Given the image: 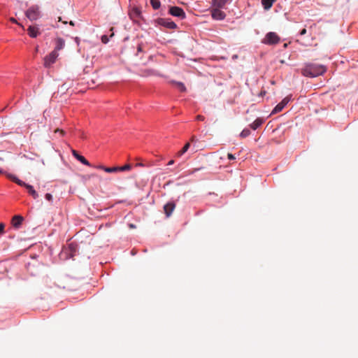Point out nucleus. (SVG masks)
I'll return each instance as SVG.
<instances>
[{"mask_svg":"<svg viewBox=\"0 0 358 358\" xmlns=\"http://www.w3.org/2000/svg\"><path fill=\"white\" fill-rule=\"evenodd\" d=\"M25 15L27 18L34 21L38 20L41 17V12L38 6H32L26 11Z\"/></svg>","mask_w":358,"mask_h":358,"instance_id":"obj_3","label":"nucleus"},{"mask_svg":"<svg viewBox=\"0 0 358 358\" xmlns=\"http://www.w3.org/2000/svg\"><path fill=\"white\" fill-rule=\"evenodd\" d=\"M176 208V204L173 202H169L164 206V213L167 217H169Z\"/></svg>","mask_w":358,"mask_h":358,"instance_id":"obj_12","label":"nucleus"},{"mask_svg":"<svg viewBox=\"0 0 358 358\" xmlns=\"http://www.w3.org/2000/svg\"><path fill=\"white\" fill-rule=\"evenodd\" d=\"M8 177L13 182L17 183V185L24 187L27 191L28 193L33 196L34 199H36L38 197V194L34 189L33 186L25 183L24 182L22 181L21 180L18 179L16 176L13 175H8Z\"/></svg>","mask_w":358,"mask_h":358,"instance_id":"obj_2","label":"nucleus"},{"mask_svg":"<svg viewBox=\"0 0 358 358\" xmlns=\"http://www.w3.org/2000/svg\"><path fill=\"white\" fill-rule=\"evenodd\" d=\"M227 157L230 160L235 159V157L232 154H231V153H228Z\"/></svg>","mask_w":358,"mask_h":358,"instance_id":"obj_28","label":"nucleus"},{"mask_svg":"<svg viewBox=\"0 0 358 358\" xmlns=\"http://www.w3.org/2000/svg\"><path fill=\"white\" fill-rule=\"evenodd\" d=\"M220 3L219 4V6H221V3H222V4H223V3H224V1H220Z\"/></svg>","mask_w":358,"mask_h":358,"instance_id":"obj_37","label":"nucleus"},{"mask_svg":"<svg viewBox=\"0 0 358 358\" xmlns=\"http://www.w3.org/2000/svg\"><path fill=\"white\" fill-rule=\"evenodd\" d=\"M69 24H70V25H71V26H74V25H75V24H74V22H73V21H70V22H69Z\"/></svg>","mask_w":358,"mask_h":358,"instance_id":"obj_33","label":"nucleus"},{"mask_svg":"<svg viewBox=\"0 0 358 358\" xmlns=\"http://www.w3.org/2000/svg\"><path fill=\"white\" fill-rule=\"evenodd\" d=\"M264 122L263 119L257 118L250 126L253 129H257L259 127H260Z\"/></svg>","mask_w":358,"mask_h":358,"instance_id":"obj_16","label":"nucleus"},{"mask_svg":"<svg viewBox=\"0 0 358 358\" xmlns=\"http://www.w3.org/2000/svg\"><path fill=\"white\" fill-rule=\"evenodd\" d=\"M306 34V29L304 28L300 31V35L303 36Z\"/></svg>","mask_w":358,"mask_h":358,"instance_id":"obj_30","label":"nucleus"},{"mask_svg":"<svg viewBox=\"0 0 358 358\" xmlns=\"http://www.w3.org/2000/svg\"><path fill=\"white\" fill-rule=\"evenodd\" d=\"M173 163H174V161L173 160H171V161L169 162L168 165L169 166L172 165V164H173Z\"/></svg>","mask_w":358,"mask_h":358,"instance_id":"obj_32","label":"nucleus"},{"mask_svg":"<svg viewBox=\"0 0 358 358\" xmlns=\"http://www.w3.org/2000/svg\"><path fill=\"white\" fill-rule=\"evenodd\" d=\"M291 99V96H286L285 98H284L281 102H280L274 108L273 110H272L271 112V114H275V113H278L279 112H280L284 108L285 106L289 103V101H290Z\"/></svg>","mask_w":358,"mask_h":358,"instance_id":"obj_9","label":"nucleus"},{"mask_svg":"<svg viewBox=\"0 0 358 358\" xmlns=\"http://www.w3.org/2000/svg\"><path fill=\"white\" fill-rule=\"evenodd\" d=\"M10 20L11 22H14V23H17V21H16V20H15V18H13V17H11V18L10 19Z\"/></svg>","mask_w":358,"mask_h":358,"instance_id":"obj_31","label":"nucleus"},{"mask_svg":"<svg viewBox=\"0 0 358 358\" xmlns=\"http://www.w3.org/2000/svg\"><path fill=\"white\" fill-rule=\"evenodd\" d=\"M17 24H18V25H20L22 28H24V26H23L22 24H20V23H17Z\"/></svg>","mask_w":358,"mask_h":358,"instance_id":"obj_38","label":"nucleus"},{"mask_svg":"<svg viewBox=\"0 0 358 358\" xmlns=\"http://www.w3.org/2000/svg\"><path fill=\"white\" fill-rule=\"evenodd\" d=\"M59 56L58 52L56 51H52L48 55L44 58V66L46 68H49L52 64H54Z\"/></svg>","mask_w":358,"mask_h":358,"instance_id":"obj_6","label":"nucleus"},{"mask_svg":"<svg viewBox=\"0 0 358 358\" xmlns=\"http://www.w3.org/2000/svg\"><path fill=\"white\" fill-rule=\"evenodd\" d=\"M5 224L3 223H0V234H4L5 233Z\"/></svg>","mask_w":358,"mask_h":358,"instance_id":"obj_25","label":"nucleus"},{"mask_svg":"<svg viewBox=\"0 0 358 358\" xmlns=\"http://www.w3.org/2000/svg\"><path fill=\"white\" fill-rule=\"evenodd\" d=\"M38 50V47H36V50H35V52H37Z\"/></svg>","mask_w":358,"mask_h":358,"instance_id":"obj_43","label":"nucleus"},{"mask_svg":"<svg viewBox=\"0 0 358 358\" xmlns=\"http://www.w3.org/2000/svg\"><path fill=\"white\" fill-rule=\"evenodd\" d=\"M17 24H18V25H20L22 28H24V26H23L22 24H20V23H17Z\"/></svg>","mask_w":358,"mask_h":358,"instance_id":"obj_42","label":"nucleus"},{"mask_svg":"<svg viewBox=\"0 0 358 358\" xmlns=\"http://www.w3.org/2000/svg\"><path fill=\"white\" fill-rule=\"evenodd\" d=\"M250 134V131L248 129H244L241 131L240 136L242 138H245V137L248 136Z\"/></svg>","mask_w":358,"mask_h":358,"instance_id":"obj_22","label":"nucleus"},{"mask_svg":"<svg viewBox=\"0 0 358 358\" xmlns=\"http://www.w3.org/2000/svg\"><path fill=\"white\" fill-rule=\"evenodd\" d=\"M138 51H141V45H139V46L138 47Z\"/></svg>","mask_w":358,"mask_h":358,"instance_id":"obj_36","label":"nucleus"},{"mask_svg":"<svg viewBox=\"0 0 358 358\" xmlns=\"http://www.w3.org/2000/svg\"><path fill=\"white\" fill-rule=\"evenodd\" d=\"M17 24H18V25H20L22 28H24V26H23L22 24H20V23H17Z\"/></svg>","mask_w":358,"mask_h":358,"instance_id":"obj_39","label":"nucleus"},{"mask_svg":"<svg viewBox=\"0 0 358 358\" xmlns=\"http://www.w3.org/2000/svg\"><path fill=\"white\" fill-rule=\"evenodd\" d=\"M158 24L163 26L167 29H175L177 28L176 24L171 21L170 19L166 18H158L157 20Z\"/></svg>","mask_w":358,"mask_h":358,"instance_id":"obj_7","label":"nucleus"},{"mask_svg":"<svg viewBox=\"0 0 358 358\" xmlns=\"http://www.w3.org/2000/svg\"><path fill=\"white\" fill-rule=\"evenodd\" d=\"M72 154L82 164L87 166H90V162L83 156L79 155L75 150H72Z\"/></svg>","mask_w":358,"mask_h":358,"instance_id":"obj_15","label":"nucleus"},{"mask_svg":"<svg viewBox=\"0 0 358 358\" xmlns=\"http://www.w3.org/2000/svg\"><path fill=\"white\" fill-rule=\"evenodd\" d=\"M265 10H268L273 6V1H262Z\"/></svg>","mask_w":358,"mask_h":358,"instance_id":"obj_20","label":"nucleus"},{"mask_svg":"<svg viewBox=\"0 0 358 358\" xmlns=\"http://www.w3.org/2000/svg\"><path fill=\"white\" fill-rule=\"evenodd\" d=\"M99 168L104 170L107 173H115V172L119 171L118 166L103 167L102 166H100Z\"/></svg>","mask_w":358,"mask_h":358,"instance_id":"obj_17","label":"nucleus"},{"mask_svg":"<svg viewBox=\"0 0 358 358\" xmlns=\"http://www.w3.org/2000/svg\"><path fill=\"white\" fill-rule=\"evenodd\" d=\"M129 227H130V228H135V225H134V224H129Z\"/></svg>","mask_w":358,"mask_h":358,"instance_id":"obj_35","label":"nucleus"},{"mask_svg":"<svg viewBox=\"0 0 358 358\" xmlns=\"http://www.w3.org/2000/svg\"><path fill=\"white\" fill-rule=\"evenodd\" d=\"M131 169V166L130 164H126L123 166H118L119 171H129Z\"/></svg>","mask_w":358,"mask_h":358,"instance_id":"obj_21","label":"nucleus"},{"mask_svg":"<svg viewBox=\"0 0 358 358\" xmlns=\"http://www.w3.org/2000/svg\"><path fill=\"white\" fill-rule=\"evenodd\" d=\"M129 15L134 21H138L141 17V10L136 6H130Z\"/></svg>","mask_w":358,"mask_h":358,"instance_id":"obj_4","label":"nucleus"},{"mask_svg":"<svg viewBox=\"0 0 358 358\" xmlns=\"http://www.w3.org/2000/svg\"><path fill=\"white\" fill-rule=\"evenodd\" d=\"M196 141V138H195V136H192V137L191 138V141H192V142H193V141Z\"/></svg>","mask_w":358,"mask_h":358,"instance_id":"obj_34","label":"nucleus"},{"mask_svg":"<svg viewBox=\"0 0 358 358\" xmlns=\"http://www.w3.org/2000/svg\"><path fill=\"white\" fill-rule=\"evenodd\" d=\"M169 13L171 15L180 17L181 19H183L185 17V13L184 10L180 7L171 6L169 8Z\"/></svg>","mask_w":358,"mask_h":358,"instance_id":"obj_8","label":"nucleus"},{"mask_svg":"<svg viewBox=\"0 0 358 358\" xmlns=\"http://www.w3.org/2000/svg\"><path fill=\"white\" fill-rule=\"evenodd\" d=\"M2 172H3L2 170L0 169V173H1Z\"/></svg>","mask_w":358,"mask_h":358,"instance_id":"obj_45","label":"nucleus"},{"mask_svg":"<svg viewBox=\"0 0 358 358\" xmlns=\"http://www.w3.org/2000/svg\"><path fill=\"white\" fill-rule=\"evenodd\" d=\"M212 17L215 20H223L225 17V13L218 8L212 10Z\"/></svg>","mask_w":358,"mask_h":358,"instance_id":"obj_13","label":"nucleus"},{"mask_svg":"<svg viewBox=\"0 0 358 358\" xmlns=\"http://www.w3.org/2000/svg\"><path fill=\"white\" fill-rule=\"evenodd\" d=\"M172 83L175 84L177 88L182 92L186 91V87L185 85L181 82L172 81Z\"/></svg>","mask_w":358,"mask_h":358,"instance_id":"obj_18","label":"nucleus"},{"mask_svg":"<svg viewBox=\"0 0 358 358\" xmlns=\"http://www.w3.org/2000/svg\"><path fill=\"white\" fill-rule=\"evenodd\" d=\"M189 146H190V143H187L184 147L182 148L181 150H180L178 153H177V156L178 157H181L183 154H185L187 150L189 148Z\"/></svg>","mask_w":358,"mask_h":358,"instance_id":"obj_19","label":"nucleus"},{"mask_svg":"<svg viewBox=\"0 0 358 358\" xmlns=\"http://www.w3.org/2000/svg\"><path fill=\"white\" fill-rule=\"evenodd\" d=\"M55 47L53 51L57 52L59 50L63 49L65 46V41L62 38H57L55 40Z\"/></svg>","mask_w":358,"mask_h":358,"instance_id":"obj_14","label":"nucleus"},{"mask_svg":"<svg viewBox=\"0 0 358 358\" xmlns=\"http://www.w3.org/2000/svg\"><path fill=\"white\" fill-rule=\"evenodd\" d=\"M108 41H109L108 38V36L106 35H103L101 36V42L103 43H107L108 42Z\"/></svg>","mask_w":358,"mask_h":358,"instance_id":"obj_24","label":"nucleus"},{"mask_svg":"<svg viewBox=\"0 0 358 358\" xmlns=\"http://www.w3.org/2000/svg\"><path fill=\"white\" fill-rule=\"evenodd\" d=\"M58 20H59V21H61V20H62L61 17H58Z\"/></svg>","mask_w":358,"mask_h":358,"instance_id":"obj_44","label":"nucleus"},{"mask_svg":"<svg viewBox=\"0 0 358 358\" xmlns=\"http://www.w3.org/2000/svg\"><path fill=\"white\" fill-rule=\"evenodd\" d=\"M24 218L21 215H15L11 220V224L15 229H19L22 225Z\"/></svg>","mask_w":358,"mask_h":358,"instance_id":"obj_11","label":"nucleus"},{"mask_svg":"<svg viewBox=\"0 0 358 358\" xmlns=\"http://www.w3.org/2000/svg\"><path fill=\"white\" fill-rule=\"evenodd\" d=\"M55 132H59V134L63 136L64 134V131L62 129H57L55 131Z\"/></svg>","mask_w":358,"mask_h":358,"instance_id":"obj_29","label":"nucleus"},{"mask_svg":"<svg viewBox=\"0 0 358 358\" xmlns=\"http://www.w3.org/2000/svg\"><path fill=\"white\" fill-rule=\"evenodd\" d=\"M17 24H18V25H20L22 28H24V26H23L22 24H20V23H17Z\"/></svg>","mask_w":358,"mask_h":358,"instance_id":"obj_40","label":"nucleus"},{"mask_svg":"<svg viewBox=\"0 0 358 358\" xmlns=\"http://www.w3.org/2000/svg\"><path fill=\"white\" fill-rule=\"evenodd\" d=\"M152 8L155 10L158 9L160 7V1H150Z\"/></svg>","mask_w":358,"mask_h":358,"instance_id":"obj_23","label":"nucleus"},{"mask_svg":"<svg viewBox=\"0 0 358 358\" xmlns=\"http://www.w3.org/2000/svg\"><path fill=\"white\" fill-rule=\"evenodd\" d=\"M280 38L275 32H268L263 40L265 44H276L279 42Z\"/></svg>","mask_w":358,"mask_h":358,"instance_id":"obj_5","label":"nucleus"},{"mask_svg":"<svg viewBox=\"0 0 358 358\" xmlns=\"http://www.w3.org/2000/svg\"><path fill=\"white\" fill-rule=\"evenodd\" d=\"M28 34L31 38H36L41 32L39 31V28L36 25L29 26L27 29Z\"/></svg>","mask_w":358,"mask_h":358,"instance_id":"obj_10","label":"nucleus"},{"mask_svg":"<svg viewBox=\"0 0 358 358\" xmlns=\"http://www.w3.org/2000/svg\"><path fill=\"white\" fill-rule=\"evenodd\" d=\"M17 24H18V25H20L22 28H24V26H23L22 24H20V23H17Z\"/></svg>","mask_w":358,"mask_h":358,"instance_id":"obj_41","label":"nucleus"},{"mask_svg":"<svg viewBox=\"0 0 358 358\" xmlns=\"http://www.w3.org/2000/svg\"><path fill=\"white\" fill-rule=\"evenodd\" d=\"M196 119L197 120L203 121L205 117L203 115H199L196 116Z\"/></svg>","mask_w":358,"mask_h":358,"instance_id":"obj_27","label":"nucleus"},{"mask_svg":"<svg viewBox=\"0 0 358 358\" xmlns=\"http://www.w3.org/2000/svg\"><path fill=\"white\" fill-rule=\"evenodd\" d=\"M327 71V67L322 64L314 63H306L301 69V73L306 77H317L324 74Z\"/></svg>","mask_w":358,"mask_h":358,"instance_id":"obj_1","label":"nucleus"},{"mask_svg":"<svg viewBox=\"0 0 358 358\" xmlns=\"http://www.w3.org/2000/svg\"><path fill=\"white\" fill-rule=\"evenodd\" d=\"M45 197L49 201L52 200V195L51 194H50V193H47L45 194Z\"/></svg>","mask_w":358,"mask_h":358,"instance_id":"obj_26","label":"nucleus"}]
</instances>
